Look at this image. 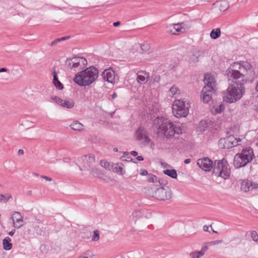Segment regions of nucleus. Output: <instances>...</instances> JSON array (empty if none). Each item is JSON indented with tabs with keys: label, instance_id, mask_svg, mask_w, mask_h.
<instances>
[{
	"label": "nucleus",
	"instance_id": "f257e3e1",
	"mask_svg": "<svg viewBox=\"0 0 258 258\" xmlns=\"http://www.w3.org/2000/svg\"><path fill=\"white\" fill-rule=\"evenodd\" d=\"M254 74V70L251 64L247 61L234 62L231 64L226 71L228 80L235 79L244 82L245 76Z\"/></svg>",
	"mask_w": 258,
	"mask_h": 258
},
{
	"label": "nucleus",
	"instance_id": "f03ea898",
	"mask_svg": "<svg viewBox=\"0 0 258 258\" xmlns=\"http://www.w3.org/2000/svg\"><path fill=\"white\" fill-rule=\"evenodd\" d=\"M153 127L157 130L158 135L164 136L167 139L173 137L175 134L180 135L182 133L180 126H177L169 119L163 117L156 118Z\"/></svg>",
	"mask_w": 258,
	"mask_h": 258
},
{
	"label": "nucleus",
	"instance_id": "7ed1b4c3",
	"mask_svg": "<svg viewBox=\"0 0 258 258\" xmlns=\"http://www.w3.org/2000/svg\"><path fill=\"white\" fill-rule=\"evenodd\" d=\"M228 81L229 87L223 93V99L227 103H234L240 100L244 94V82L236 79Z\"/></svg>",
	"mask_w": 258,
	"mask_h": 258
},
{
	"label": "nucleus",
	"instance_id": "20e7f679",
	"mask_svg": "<svg viewBox=\"0 0 258 258\" xmlns=\"http://www.w3.org/2000/svg\"><path fill=\"white\" fill-rule=\"evenodd\" d=\"M98 77V70L94 67H90L78 73L74 81L81 86H89L93 83Z\"/></svg>",
	"mask_w": 258,
	"mask_h": 258
},
{
	"label": "nucleus",
	"instance_id": "39448f33",
	"mask_svg": "<svg viewBox=\"0 0 258 258\" xmlns=\"http://www.w3.org/2000/svg\"><path fill=\"white\" fill-rule=\"evenodd\" d=\"M205 86L201 92V97L205 103H208L212 100V96L215 92V80L214 78L209 74H206L204 78Z\"/></svg>",
	"mask_w": 258,
	"mask_h": 258
},
{
	"label": "nucleus",
	"instance_id": "423d86ee",
	"mask_svg": "<svg viewBox=\"0 0 258 258\" xmlns=\"http://www.w3.org/2000/svg\"><path fill=\"white\" fill-rule=\"evenodd\" d=\"M253 157L252 149L250 147L245 148L242 150L241 153L235 155L233 165L236 168L243 167L251 162Z\"/></svg>",
	"mask_w": 258,
	"mask_h": 258
},
{
	"label": "nucleus",
	"instance_id": "0eeeda50",
	"mask_svg": "<svg viewBox=\"0 0 258 258\" xmlns=\"http://www.w3.org/2000/svg\"><path fill=\"white\" fill-rule=\"evenodd\" d=\"M190 105L182 100H175L172 104V112L177 118L186 117L189 112Z\"/></svg>",
	"mask_w": 258,
	"mask_h": 258
},
{
	"label": "nucleus",
	"instance_id": "6e6552de",
	"mask_svg": "<svg viewBox=\"0 0 258 258\" xmlns=\"http://www.w3.org/2000/svg\"><path fill=\"white\" fill-rule=\"evenodd\" d=\"M213 172L215 175L226 179L230 176V169L227 161L222 159L215 161Z\"/></svg>",
	"mask_w": 258,
	"mask_h": 258
},
{
	"label": "nucleus",
	"instance_id": "1a4fd4ad",
	"mask_svg": "<svg viewBox=\"0 0 258 258\" xmlns=\"http://www.w3.org/2000/svg\"><path fill=\"white\" fill-rule=\"evenodd\" d=\"M66 63L71 70H81L87 64V61L84 57H74L72 58H67Z\"/></svg>",
	"mask_w": 258,
	"mask_h": 258
},
{
	"label": "nucleus",
	"instance_id": "9d476101",
	"mask_svg": "<svg viewBox=\"0 0 258 258\" xmlns=\"http://www.w3.org/2000/svg\"><path fill=\"white\" fill-rule=\"evenodd\" d=\"M154 197L158 200H168L172 197L171 191L168 186L159 187L155 191Z\"/></svg>",
	"mask_w": 258,
	"mask_h": 258
},
{
	"label": "nucleus",
	"instance_id": "9b49d317",
	"mask_svg": "<svg viewBox=\"0 0 258 258\" xmlns=\"http://www.w3.org/2000/svg\"><path fill=\"white\" fill-rule=\"evenodd\" d=\"M241 140H236L233 136H229L225 138L221 139L218 142V146L221 149H229L238 145Z\"/></svg>",
	"mask_w": 258,
	"mask_h": 258
},
{
	"label": "nucleus",
	"instance_id": "f8f14e48",
	"mask_svg": "<svg viewBox=\"0 0 258 258\" xmlns=\"http://www.w3.org/2000/svg\"><path fill=\"white\" fill-rule=\"evenodd\" d=\"M229 7V4L226 0H220L214 3L211 8V11L218 14V12L225 11Z\"/></svg>",
	"mask_w": 258,
	"mask_h": 258
},
{
	"label": "nucleus",
	"instance_id": "ddd939ff",
	"mask_svg": "<svg viewBox=\"0 0 258 258\" xmlns=\"http://www.w3.org/2000/svg\"><path fill=\"white\" fill-rule=\"evenodd\" d=\"M197 164L202 169L206 171H210L214 168L213 161L208 157L198 159Z\"/></svg>",
	"mask_w": 258,
	"mask_h": 258
},
{
	"label": "nucleus",
	"instance_id": "4468645a",
	"mask_svg": "<svg viewBox=\"0 0 258 258\" xmlns=\"http://www.w3.org/2000/svg\"><path fill=\"white\" fill-rule=\"evenodd\" d=\"M51 98L52 100H54L55 103L60 105L62 107L70 109L73 108L75 105L74 101L71 99L63 100L57 96H52Z\"/></svg>",
	"mask_w": 258,
	"mask_h": 258
},
{
	"label": "nucleus",
	"instance_id": "2eb2a0df",
	"mask_svg": "<svg viewBox=\"0 0 258 258\" xmlns=\"http://www.w3.org/2000/svg\"><path fill=\"white\" fill-rule=\"evenodd\" d=\"M258 188V184L248 179H243L241 183V189L244 192L251 191Z\"/></svg>",
	"mask_w": 258,
	"mask_h": 258
},
{
	"label": "nucleus",
	"instance_id": "dca6fc26",
	"mask_svg": "<svg viewBox=\"0 0 258 258\" xmlns=\"http://www.w3.org/2000/svg\"><path fill=\"white\" fill-rule=\"evenodd\" d=\"M102 76L104 81L111 84L114 83L115 74L114 71L111 68L105 70L102 73Z\"/></svg>",
	"mask_w": 258,
	"mask_h": 258
},
{
	"label": "nucleus",
	"instance_id": "f3484780",
	"mask_svg": "<svg viewBox=\"0 0 258 258\" xmlns=\"http://www.w3.org/2000/svg\"><path fill=\"white\" fill-rule=\"evenodd\" d=\"M12 219L14 227L19 228L23 226L24 222L23 217L19 212H15L13 214Z\"/></svg>",
	"mask_w": 258,
	"mask_h": 258
},
{
	"label": "nucleus",
	"instance_id": "a211bd4d",
	"mask_svg": "<svg viewBox=\"0 0 258 258\" xmlns=\"http://www.w3.org/2000/svg\"><path fill=\"white\" fill-rule=\"evenodd\" d=\"M149 78V75L145 71H139L137 73V81L140 84H144L146 80Z\"/></svg>",
	"mask_w": 258,
	"mask_h": 258
},
{
	"label": "nucleus",
	"instance_id": "6ab92c4d",
	"mask_svg": "<svg viewBox=\"0 0 258 258\" xmlns=\"http://www.w3.org/2000/svg\"><path fill=\"white\" fill-rule=\"evenodd\" d=\"M82 159L84 163H86L89 166H90V164L94 163L95 160V156L91 154L83 156L82 157Z\"/></svg>",
	"mask_w": 258,
	"mask_h": 258
},
{
	"label": "nucleus",
	"instance_id": "aec40b11",
	"mask_svg": "<svg viewBox=\"0 0 258 258\" xmlns=\"http://www.w3.org/2000/svg\"><path fill=\"white\" fill-rule=\"evenodd\" d=\"M147 135L146 131L142 126L139 127L136 132V136L138 140H141Z\"/></svg>",
	"mask_w": 258,
	"mask_h": 258
},
{
	"label": "nucleus",
	"instance_id": "412c9836",
	"mask_svg": "<svg viewBox=\"0 0 258 258\" xmlns=\"http://www.w3.org/2000/svg\"><path fill=\"white\" fill-rule=\"evenodd\" d=\"M201 55V52L198 50L193 51L192 55L190 57V61L192 63H196L199 60V58Z\"/></svg>",
	"mask_w": 258,
	"mask_h": 258
},
{
	"label": "nucleus",
	"instance_id": "4be33fe9",
	"mask_svg": "<svg viewBox=\"0 0 258 258\" xmlns=\"http://www.w3.org/2000/svg\"><path fill=\"white\" fill-rule=\"evenodd\" d=\"M70 126L75 131H81L84 129V125L78 121H74Z\"/></svg>",
	"mask_w": 258,
	"mask_h": 258
},
{
	"label": "nucleus",
	"instance_id": "5701e85b",
	"mask_svg": "<svg viewBox=\"0 0 258 258\" xmlns=\"http://www.w3.org/2000/svg\"><path fill=\"white\" fill-rule=\"evenodd\" d=\"M11 239L9 237H6L3 239V247L5 250H9L12 248V244L11 243Z\"/></svg>",
	"mask_w": 258,
	"mask_h": 258
},
{
	"label": "nucleus",
	"instance_id": "b1692460",
	"mask_svg": "<svg viewBox=\"0 0 258 258\" xmlns=\"http://www.w3.org/2000/svg\"><path fill=\"white\" fill-rule=\"evenodd\" d=\"M163 173L173 178H177V173L175 169H166L163 171Z\"/></svg>",
	"mask_w": 258,
	"mask_h": 258
},
{
	"label": "nucleus",
	"instance_id": "393cba45",
	"mask_svg": "<svg viewBox=\"0 0 258 258\" xmlns=\"http://www.w3.org/2000/svg\"><path fill=\"white\" fill-rule=\"evenodd\" d=\"M221 35V31L219 28L213 29L210 33V36L212 38L216 39L219 37Z\"/></svg>",
	"mask_w": 258,
	"mask_h": 258
},
{
	"label": "nucleus",
	"instance_id": "a878e982",
	"mask_svg": "<svg viewBox=\"0 0 258 258\" xmlns=\"http://www.w3.org/2000/svg\"><path fill=\"white\" fill-rule=\"evenodd\" d=\"M100 164L101 166L109 170H110L113 168L112 163L105 161L104 160H101L100 162Z\"/></svg>",
	"mask_w": 258,
	"mask_h": 258
},
{
	"label": "nucleus",
	"instance_id": "bb28decb",
	"mask_svg": "<svg viewBox=\"0 0 258 258\" xmlns=\"http://www.w3.org/2000/svg\"><path fill=\"white\" fill-rule=\"evenodd\" d=\"M12 198L10 194H6V195L0 194V202L6 203L9 199Z\"/></svg>",
	"mask_w": 258,
	"mask_h": 258
},
{
	"label": "nucleus",
	"instance_id": "cd10ccee",
	"mask_svg": "<svg viewBox=\"0 0 258 258\" xmlns=\"http://www.w3.org/2000/svg\"><path fill=\"white\" fill-rule=\"evenodd\" d=\"M166 31L168 33L172 35H176V30H175L174 24H171L166 27Z\"/></svg>",
	"mask_w": 258,
	"mask_h": 258
},
{
	"label": "nucleus",
	"instance_id": "c85d7f7f",
	"mask_svg": "<svg viewBox=\"0 0 258 258\" xmlns=\"http://www.w3.org/2000/svg\"><path fill=\"white\" fill-rule=\"evenodd\" d=\"M70 36H65V37H63L61 38H57V39L54 40L53 41H52L50 45L51 47H53V46H55L58 42L63 41V40H67L69 38H70Z\"/></svg>",
	"mask_w": 258,
	"mask_h": 258
},
{
	"label": "nucleus",
	"instance_id": "c756f323",
	"mask_svg": "<svg viewBox=\"0 0 258 258\" xmlns=\"http://www.w3.org/2000/svg\"><path fill=\"white\" fill-rule=\"evenodd\" d=\"M203 256V253L200 251H194L190 253V256L192 258H200Z\"/></svg>",
	"mask_w": 258,
	"mask_h": 258
},
{
	"label": "nucleus",
	"instance_id": "7c9ffc66",
	"mask_svg": "<svg viewBox=\"0 0 258 258\" xmlns=\"http://www.w3.org/2000/svg\"><path fill=\"white\" fill-rule=\"evenodd\" d=\"M157 177L152 174H149L147 176V181L149 182L156 183L157 182Z\"/></svg>",
	"mask_w": 258,
	"mask_h": 258
},
{
	"label": "nucleus",
	"instance_id": "2f4dec72",
	"mask_svg": "<svg viewBox=\"0 0 258 258\" xmlns=\"http://www.w3.org/2000/svg\"><path fill=\"white\" fill-rule=\"evenodd\" d=\"M142 213L139 211H135L133 213L132 217L133 220L136 222L138 219L142 217Z\"/></svg>",
	"mask_w": 258,
	"mask_h": 258
},
{
	"label": "nucleus",
	"instance_id": "473e14b6",
	"mask_svg": "<svg viewBox=\"0 0 258 258\" xmlns=\"http://www.w3.org/2000/svg\"><path fill=\"white\" fill-rule=\"evenodd\" d=\"M122 164L121 163H118L115 165V166L114 167V170L115 171V172L117 173H119L120 174H122V171H123V167H122Z\"/></svg>",
	"mask_w": 258,
	"mask_h": 258
},
{
	"label": "nucleus",
	"instance_id": "72a5a7b5",
	"mask_svg": "<svg viewBox=\"0 0 258 258\" xmlns=\"http://www.w3.org/2000/svg\"><path fill=\"white\" fill-rule=\"evenodd\" d=\"M140 47L143 52H147L150 47V44L148 43H144L140 44Z\"/></svg>",
	"mask_w": 258,
	"mask_h": 258
},
{
	"label": "nucleus",
	"instance_id": "f704fd0d",
	"mask_svg": "<svg viewBox=\"0 0 258 258\" xmlns=\"http://www.w3.org/2000/svg\"><path fill=\"white\" fill-rule=\"evenodd\" d=\"M179 90H178V88L175 85H173L169 90V92L171 94L170 96H174L176 93H178V92H179Z\"/></svg>",
	"mask_w": 258,
	"mask_h": 258
},
{
	"label": "nucleus",
	"instance_id": "c9c22d12",
	"mask_svg": "<svg viewBox=\"0 0 258 258\" xmlns=\"http://www.w3.org/2000/svg\"><path fill=\"white\" fill-rule=\"evenodd\" d=\"M99 239V231L98 230H95L94 231L93 235L92 236V240L96 241Z\"/></svg>",
	"mask_w": 258,
	"mask_h": 258
},
{
	"label": "nucleus",
	"instance_id": "e433bc0d",
	"mask_svg": "<svg viewBox=\"0 0 258 258\" xmlns=\"http://www.w3.org/2000/svg\"><path fill=\"white\" fill-rule=\"evenodd\" d=\"M174 24L175 27V30H176V34H177L178 32L181 31L182 29V25L184 24V23H178Z\"/></svg>",
	"mask_w": 258,
	"mask_h": 258
},
{
	"label": "nucleus",
	"instance_id": "4c0bfd02",
	"mask_svg": "<svg viewBox=\"0 0 258 258\" xmlns=\"http://www.w3.org/2000/svg\"><path fill=\"white\" fill-rule=\"evenodd\" d=\"M157 182L159 184L160 187L161 186H167L166 185L167 184V181L166 180H163L161 178H157ZM158 186V184L156 185Z\"/></svg>",
	"mask_w": 258,
	"mask_h": 258
},
{
	"label": "nucleus",
	"instance_id": "58836bf2",
	"mask_svg": "<svg viewBox=\"0 0 258 258\" xmlns=\"http://www.w3.org/2000/svg\"><path fill=\"white\" fill-rule=\"evenodd\" d=\"M250 236L252 239L255 242L256 241V240L258 239V234L256 231L254 230L251 231Z\"/></svg>",
	"mask_w": 258,
	"mask_h": 258
},
{
	"label": "nucleus",
	"instance_id": "ea45409f",
	"mask_svg": "<svg viewBox=\"0 0 258 258\" xmlns=\"http://www.w3.org/2000/svg\"><path fill=\"white\" fill-rule=\"evenodd\" d=\"M224 109V106L222 104H220L217 106L215 108V111L216 113H221Z\"/></svg>",
	"mask_w": 258,
	"mask_h": 258
},
{
	"label": "nucleus",
	"instance_id": "a19ab883",
	"mask_svg": "<svg viewBox=\"0 0 258 258\" xmlns=\"http://www.w3.org/2000/svg\"><path fill=\"white\" fill-rule=\"evenodd\" d=\"M52 75H53L52 83H53V84H55V83L56 82H57V81H59L58 79V77H57V74L55 72V70H54L53 72H52Z\"/></svg>",
	"mask_w": 258,
	"mask_h": 258
},
{
	"label": "nucleus",
	"instance_id": "79ce46f5",
	"mask_svg": "<svg viewBox=\"0 0 258 258\" xmlns=\"http://www.w3.org/2000/svg\"><path fill=\"white\" fill-rule=\"evenodd\" d=\"M91 174L94 176H98L99 175L100 173L97 168H93L91 169Z\"/></svg>",
	"mask_w": 258,
	"mask_h": 258
},
{
	"label": "nucleus",
	"instance_id": "37998d69",
	"mask_svg": "<svg viewBox=\"0 0 258 258\" xmlns=\"http://www.w3.org/2000/svg\"><path fill=\"white\" fill-rule=\"evenodd\" d=\"M53 85L58 90H61L63 89V85L59 81H57Z\"/></svg>",
	"mask_w": 258,
	"mask_h": 258
},
{
	"label": "nucleus",
	"instance_id": "c03bdc74",
	"mask_svg": "<svg viewBox=\"0 0 258 258\" xmlns=\"http://www.w3.org/2000/svg\"><path fill=\"white\" fill-rule=\"evenodd\" d=\"M208 244H209L208 243H205L203 246H202V249L201 250H200L201 252H203V255H204L205 252L208 250Z\"/></svg>",
	"mask_w": 258,
	"mask_h": 258
},
{
	"label": "nucleus",
	"instance_id": "a18cd8bd",
	"mask_svg": "<svg viewBox=\"0 0 258 258\" xmlns=\"http://www.w3.org/2000/svg\"><path fill=\"white\" fill-rule=\"evenodd\" d=\"M90 253V252H87L85 253L84 255L79 256L78 258H93L92 254Z\"/></svg>",
	"mask_w": 258,
	"mask_h": 258
},
{
	"label": "nucleus",
	"instance_id": "49530a36",
	"mask_svg": "<svg viewBox=\"0 0 258 258\" xmlns=\"http://www.w3.org/2000/svg\"><path fill=\"white\" fill-rule=\"evenodd\" d=\"M223 242L222 240H217L215 241H212L210 242H209V244L211 245H214L216 244H219Z\"/></svg>",
	"mask_w": 258,
	"mask_h": 258
},
{
	"label": "nucleus",
	"instance_id": "de8ad7c7",
	"mask_svg": "<svg viewBox=\"0 0 258 258\" xmlns=\"http://www.w3.org/2000/svg\"><path fill=\"white\" fill-rule=\"evenodd\" d=\"M211 228V229L214 232H215V231L212 229V227L211 226V225L210 226H207V225H204V227H203V229L205 231H207V232H210V230H209V229Z\"/></svg>",
	"mask_w": 258,
	"mask_h": 258
},
{
	"label": "nucleus",
	"instance_id": "09e8293b",
	"mask_svg": "<svg viewBox=\"0 0 258 258\" xmlns=\"http://www.w3.org/2000/svg\"><path fill=\"white\" fill-rule=\"evenodd\" d=\"M145 141V143L147 144H148L149 143L151 142V140H150V138L149 137L148 135H147L144 138Z\"/></svg>",
	"mask_w": 258,
	"mask_h": 258
},
{
	"label": "nucleus",
	"instance_id": "8fccbe9b",
	"mask_svg": "<svg viewBox=\"0 0 258 258\" xmlns=\"http://www.w3.org/2000/svg\"><path fill=\"white\" fill-rule=\"evenodd\" d=\"M140 174L143 176L148 175L149 174L148 171L146 170L143 169L140 170Z\"/></svg>",
	"mask_w": 258,
	"mask_h": 258
},
{
	"label": "nucleus",
	"instance_id": "3c124183",
	"mask_svg": "<svg viewBox=\"0 0 258 258\" xmlns=\"http://www.w3.org/2000/svg\"><path fill=\"white\" fill-rule=\"evenodd\" d=\"M199 125H203L204 127H206L207 126V123L206 121L202 120L200 121Z\"/></svg>",
	"mask_w": 258,
	"mask_h": 258
},
{
	"label": "nucleus",
	"instance_id": "603ef678",
	"mask_svg": "<svg viewBox=\"0 0 258 258\" xmlns=\"http://www.w3.org/2000/svg\"><path fill=\"white\" fill-rule=\"evenodd\" d=\"M41 178H42L43 179H44L46 180L49 181H51L52 180V178H51L49 177L46 176H44V175H41Z\"/></svg>",
	"mask_w": 258,
	"mask_h": 258
},
{
	"label": "nucleus",
	"instance_id": "864d4df0",
	"mask_svg": "<svg viewBox=\"0 0 258 258\" xmlns=\"http://www.w3.org/2000/svg\"><path fill=\"white\" fill-rule=\"evenodd\" d=\"M131 154L133 155L134 156H137L138 154V152L137 151H132L131 152Z\"/></svg>",
	"mask_w": 258,
	"mask_h": 258
},
{
	"label": "nucleus",
	"instance_id": "5fc2aeb1",
	"mask_svg": "<svg viewBox=\"0 0 258 258\" xmlns=\"http://www.w3.org/2000/svg\"><path fill=\"white\" fill-rule=\"evenodd\" d=\"M120 22L119 21H117L116 22L113 23V25L114 27H117L119 25H120Z\"/></svg>",
	"mask_w": 258,
	"mask_h": 258
},
{
	"label": "nucleus",
	"instance_id": "6e6d98bb",
	"mask_svg": "<svg viewBox=\"0 0 258 258\" xmlns=\"http://www.w3.org/2000/svg\"><path fill=\"white\" fill-rule=\"evenodd\" d=\"M24 154V151L23 149H19L18 152V154L19 155H21Z\"/></svg>",
	"mask_w": 258,
	"mask_h": 258
},
{
	"label": "nucleus",
	"instance_id": "4d7b16f0",
	"mask_svg": "<svg viewBox=\"0 0 258 258\" xmlns=\"http://www.w3.org/2000/svg\"><path fill=\"white\" fill-rule=\"evenodd\" d=\"M190 161H191V159L189 158H187V159H186L184 160V163L185 164H188L190 162Z\"/></svg>",
	"mask_w": 258,
	"mask_h": 258
},
{
	"label": "nucleus",
	"instance_id": "13d9d810",
	"mask_svg": "<svg viewBox=\"0 0 258 258\" xmlns=\"http://www.w3.org/2000/svg\"><path fill=\"white\" fill-rule=\"evenodd\" d=\"M184 11H180V12H178L177 14L178 15H184V16H186L187 15V14L186 13H184Z\"/></svg>",
	"mask_w": 258,
	"mask_h": 258
},
{
	"label": "nucleus",
	"instance_id": "bf43d9fd",
	"mask_svg": "<svg viewBox=\"0 0 258 258\" xmlns=\"http://www.w3.org/2000/svg\"><path fill=\"white\" fill-rule=\"evenodd\" d=\"M7 71V70L6 68H2L0 69V73L6 72Z\"/></svg>",
	"mask_w": 258,
	"mask_h": 258
},
{
	"label": "nucleus",
	"instance_id": "052dcab7",
	"mask_svg": "<svg viewBox=\"0 0 258 258\" xmlns=\"http://www.w3.org/2000/svg\"><path fill=\"white\" fill-rule=\"evenodd\" d=\"M117 97V94L116 93L114 92L112 95H111V98L112 99H115L116 97Z\"/></svg>",
	"mask_w": 258,
	"mask_h": 258
},
{
	"label": "nucleus",
	"instance_id": "680f3d73",
	"mask_svg": "<svg viewBox=\"0 0 258 258\" xmlns=\"http://www.w3.org/2000/svg\"><path fill=\"white\" fill-rule=\"evenodd\" d=\"M137 159L138 161H143L144 160V158L142 156H139L137 157Z\"/></svg>",
	"mask_w": 258,
	"mask_h": 258
},
{
	"label": "nucleus",
	"instance_id": "e2e57ef3",
	"mask_svg": "<svg viewBox=\"0 0 258 258\" xmlns=\"http://www.w3.org/2000/svg\"><path fill=\"white\" fill-rule=\"evenodd\" d=\"M15 230H12L11 231H10L9 233V234L12 236L14 233H15Z\"/></svg>",
	"mask_w": 258,
	"mask_h": 258
},
{
	"label": "nucleus",
	"instance_id": "0e129e2a",
	"mask_svg": "<svg viewBox=\"0 0 258 258\" xmlns=\"http://www.w3.org/2000/svg\"><path fill=\"white\" fill-rule=\"evenodd\" d=\"M125 160H126V161H132V160H133V159H132V158H131L130 157H127V159H125Z\"/></svg>",
	"mask_w": 258,
	"mask_h": 258
},
{
	"label": "nucleus",
	"instance_id": "69168bd1",
	"mask_svg": "<svg viewBox=\"0 0 258 258\" xmlns=\"http://www.w3.org/2000/svg\"><path fill=\"white\" fill-rule=\"evenodd\" d=\"M255 90L258 92V81L255 86Z\"/></svg>",
	"mask_w": 258,
	"mask_h": 258
},
{
	"label": "nucleus",
	"instance_id": "338daca9",
	"mask_svg": "<svg viewBox=\"0 0 258 258\" xmlns=\"http://www.w3.org/2000/svg\"><path fill=\"white\" fill-rule=\"evenodd\" d=\"M124 155H128V153L127 152H125L124 153Z\"/></svg>",
	"mask_w": 258,
	"mask_h": 258
},
{
	"label": "nucleus",
	"instance_id": "774afa93",
	"mask_svg": "<svg viewBox=\"0 0 258 258\" xmlns=\"http://www.w3.org/2000/svg\"><path fill=\"white\" fill-rule=\"evenodd\" d=\"M113 151H114V152H117L118 150H117V148H114V149H113Z\"/></svg>",
	"mask_w": 258,
	"mask_h": 258
}]
</instances>
